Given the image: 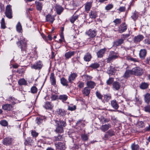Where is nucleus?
Returning a JSON list of instances; mask_svg holds the SVG:
<instances>
[{
	"label": "nucleus",
	"instance_id": "c85d7f7f",
	"mask_svg": "<svg viewBox=\"0 0 150 150\" xmlns=\"http://www.w3.org/2000/svg\"><path fill=\"white\" fill-rule=\"evenodd\" d=\"M92 6V2H88L86 3L85 5V9L86 11L87 12H88Z\"/></svg>",
	"mask_w": 150,
	"mask_h": 150
},
{
	"label": "nucleus",
	"instance_id": "f257e3e1",
	"mask_svg": "<svg viewBox=\"0 0 150 150\" xmlns=\"http://www.w3.org/2000/svg\"><path fill=\"white\" fill-rule=\"evenodd\" d=\"M54 121L57 126L55 131L57 133H62L64 131L63 128L66 125V122L62 120Z\"/></svg>",
	"mask_w": 150,
	"mask_h": 150
},
{
	"label": "nucleus",
	"instance_id": "4468645a",
	"mask_svg": "<svg viewBox=\"0 0 150 150\" xmlns=\"http://www.w3.org/2000/svg\"><path fill=\"white\" fill-rule=\"evenodd\" d=\"M103 99H102V102L105 103V102H108L112 98L111 95L110 94H105L103 96Z\"/></svg>",
	"mask_w": 150,
	"mask_h": 150
},
{
	"label": "nucleus",
	"instance_id": "5701e85b",
	"mask_svg": "<svg viewBox=\"0 0 150 150\" xmlns=\"http://www.w3.org/2000/svg\"><path fill=\"white\" fill-rule=\"evenodd\" d=\"M75 54L74 51H69L65 53V57L66 59L70 58L71 56H73Z\"/></svg>",
	"mask_w": 150,
	"mask_h": 150
},
{
	"label": "nucleus",
	"instance_id": "3c124183",
	"mask_svg": "<svg viewBox=\"0 0 150 150\" xmlns=\"http://www.w3.org/2000/svg\"><path fill=\"white\" fill-rule=\"evenodd\" d=\"M96 95L97 97L99 99L102 100V98L103 96L102 95L101 93L98 91H96Z\"/></svg>",
	"mask_w": 150,
	"mask_h": 150
},
{
	"label": "nucleus",
	"instance_id": "1a4fd4ad",
	"mask_svg": "<svg viewBox=\"0 0 150 150\" xmlns=\"http://www.w3.org/2000/svg\"><path fill=\"white\" fill-rule=\"evenodd\" d=\"M55 146L57 149L60 150H65L66 149L65 144L64 143H62L59 142L55 144Z\"/></svg>",
	"mask_w": 150,
	"mask_h": 150
},
{
	"label": "nucleus",
	"instance_id": "393cba45",
	"mask_svg": "<svg viewBox=\"0 0 150 150\" xmlns=\"http://www.w3.org/2000/svg\"><path fill=\"white\" fill-rule=\"evenodd\" d=\"M110 104L112 107L115 109H117L119 108L118 104L115 100H112Z\"/></svg>",
	"mask_w": 150,
	"mask_h": 150
},
{
	"label": "nucleus",
	"instance_id": "69168bd1",
	"mask_svg": "<svg viewBox=\"0 0 150 150\" xmlns=\"http://www.w3.org/2000/svg\"><path fill=\"white\" fill-rule=\"evenodd\" d=\"M62 138L61 135H59L57 137H55V140L56 141H59L62 140Z\"/></svg>",
	"mask_w": 150,
	"mask_h": 150
},
{
	"label": "nucleus",
	"instance_id": "13d9d810",
	"mask_svg": "<svg viewBox=\"0 0 150 150\" xmlns=\"http://www.w3.org/2000/svg\"><path fill=\"white\" fill-rule=\"evenodd\" d=\"M78 86L80 88H82L84 86V83L82 81H79L78 83Z\"/></svg>",
	"mask_w": 150,
	"mask_h": 150
},
{
	"label": "nucleus",
	"instance_id": "e2e57ef3",
	"mask_svg": "<svg viewBox=\"0 0 150 150\" xmlns=\"http://www.w3.org/2000/svg\"><path fill=\"white\" fill-rule=\"evenodd\" d=\"M76 109L75 105L69 106L68 107V110L71 111H73L75 110Z\"/></svg>",
	"mask_w": 150,
	"mask_h": 150
},
{
	"label": "nucleus",
	"instance_id": "6ab92c4d",
	"mask_svg": "<svg viewBox=\"0 0 150 150\" xmlns=\"http://www.w3.org/2000/svg\"><path fill=\"white\" fill-rule=\"evenodd\" d=\"M57 114L58 115L64 116L66 114V111L63 109L59 108L56 111Z\"/></svg>",
	"mask_w": 150,
	"mask_h": 150
},
{
	"label": "nucleus",
	"instance_id": "39448f33",
	"mask_svg": "<svg viewBox=\"0 0 150 150\" xmlns=\"http://www.w3.org/2000/svg\"><path fill=\"white\" fill-rule=\"evenodd\" d=\"M43 66V64L41 62L39 61L35 63L32 65L31 67L36 70H40L41 69Z\"/></svg>",
	"mask_w": 150,
	"mask_h": 150
},
{
	"label": "nucleus",
	"instance_id": "ddd939ff",
	"mask_svg": "<svg viewBox=\"0 0 150 150\" xmlns=\"http://www.w3.org/2000/svg\"><path fill=\"white\" fill-rule=\"evenodd\" d=\"M144 36L141 35H138L135 36L133 39V41L135 43H138L142 40L144 39Z\"/></svg>",
	"mask_w": 150,
	"mask_h": 150
},
{
	"label": "nucleus",
	"instance_id": "f03ea898",
	"mask_svg": "<svg viewBox=\"0 0 150 150\" xmlns=\"http://www.w3.org/2000/svg\"><path fill=\"white\" fill-rule=\"evenodd\" d=\"M18 47H20L22 52L25 51L27 47V40L23 36L21 37L20 40L16 42Z\"/></svg>",
	"mask_w": 150,
	"mask_h": 150
},
{
	"label": "nucleus",
	"instance_id": "58836bf2",
	"mask_svg": "<svg viewBox=\"0 0 150 150\" xmlns=\"http://www.w3.org/2000/svg\"><path fill=\"white\" fill-rule=\"evenodd\" d=\"M91 58V55L89 53L86 54L84 57V60L86 62L90 61Z\"/></svg>",
	"mask_w": 150,
	"mask_h": 150
},
{
	"label": "nucleus",
	"instance_id": "de8ad7c7",
	"mask_svg": "<svg viewBox=\"0 0 150 150\" xmlns=\"http://www.w3.org/2000/svg\"><path fill=\"white\" fill-rule=\"evenodd\" d=\"M1 28L3 29H4L6 28L5 23V20L4 18H2L1 22Z\"/></svg>",
	"mask_w": 150,
	"mask_h": 150
},
{
	"label": "nucleus",
	"instance_id": "b1692460",
	"mask_svg": "<svg viewBox=\"0 0 150 150\" xmlns=\"http://www.w3.org/2000/svg\"><path fill=\"white\" fill-rule=\"evenodd\" d=\"M53 107V105L51 103L49 102H46L43 105V107L46 109L51 110Z\"/></svg>",
	"mask_w": 150,
	"mask_h": 150
},
{
	"label": "nucleus",
	"instance_id": "dca6fc26",
	"mask_svg": "<svg viewBox=\"0 0 150 150\" xmlns=\"http://www.w3.org/2000/svg\"><path fill=\"white\" fill-rule=\"evenodd\" d=\"M50 80L51 85L55 86L56 85V80L54 74L53 73H52L50 74Z\"/></svg>",
	"mask_w": 150,
	"mask_h": 150
},
{
	"label": "nucleus",
	"instance_id": "cd10ccee",
	"mask_svg": "<svg viewBox=\"0 0 150 150\" xmlns=\"http://www.w3.org/2000/svg\"><path fill=\"white\" fill-rule=\"evenodd\" d=\"M124 42L123 39H120L115 41L113 43V46L115 47L119 46L122 44Z\"/></svg>",
	"mask_w": 150,
	"mask_h": 150
},
{
	"label": "nucleus",
	"instance_id": "338daca9",
	"mask_svg": "<svg viewBox=\"0 0 150 150\" xmlns=\"http://www.w3.org/2000/svg\"><path fill=\"white\" fill-rule=\"evenodd\" d=\"M31 134L33 137H36L38 135V133L34 131H32Z\"/></svg>",
	"mask_w": 150,
	"mask_h": 150
},
{
	"label": "nucleus",
	"instance_id": "4d7b16f0",
	"mask_svg": "<svg viewBox=\"0 0 150 150\" xmlns=\"http://www.w3.org/2000/svg\"><path fill=\"white\" fill-rule=\"evenodd\" d=\"M130 35L129 34L122 35L121 36V39H123L124 41L125 39L129 37Z\"/></svg>",
	"mask_w": 150,
	"mask_h": 150
},
{
	"label": "nucleus",
	"instance_id": "72a5a7b5",
	"mask_svg": "<svg viewBox=\"0 0 150 150\" xmlns=\"http://www.w3.org/2000/svg\"><path fill=\"white\" fill-rule=\"evenodd\" d=\"M99 119L100 121L102 124H105L106 123L110 121V119L108 118H105L103 117H99Z\"/></svg>",
	"mask_w": 150,
	"mask_h": 150
},
{
	"label": "nucleus",
	"instance_id": "473e14b6",
	"mask_svg": "<svg viewBox=\"0 0 150 150\" xmlns=\"http://www.w3.org/2000/svg\"><path fill=\"white\" fill-rule=\"evenodd\" d=\"M88 87L92 89L94 88L96 86V83L95 82L92 81H88L86 83Z\"/></svg>",
	"mask_w": 150,
	"mask_h": 150
},
{
	"label": "nucleus",
	"instance_id": "a211bd4d",
	"mask_svg": "<svg viewBox=\"0 0 150 150\" xmlns=\"http://www.w3.org/2000/svg\"><path fill=\"white\" fill-rule=\"evenodd\" d=\"M111 127V125L109 124H108L102 125L100 128L103 132H105Z\"/></svg>",
	"mask_w": 150,
	"mask_h": 150
},
{
	"label": "nucleus",
	"instance_id": "a18cd8bd",
	"mask_svg": "<svg viewBox=\"0 0 150 150\" xmlns=\"http://www.w3.org/2000/svg\"><path fill=\"white\" fill-rule=\"evenodd\" d=\"M18 83L20 85H26L27 84V82L24 79H21L19 80L18 81Z\"/></svg>",
	"mask_w": 150,
	"mask_h": 150
},
{
	"label": "nucleus",
	"instance_id": "a19ab883",
	"mask_svg": "<svg viewBox=\"0 0 150 150\" xmlns=\"http://www.w3.org/2000/svg\"><path fill=\"white\" fill-rule=\"evenodd\" d=\"M131 148L132 150H139V146L138 145L136 144L135 143H134L132 144Z\"/></svg>",
	"mask_w": 150,
	"mask_h": 150
},
{
	"label": "nucleus",
	"instance_id": "2f4dec72",
	"mask_svg": "<svg viewBox=\"0 0 150 150\" xmlns=\"http://www.w3.org/2000/svg\"><path fill=\"white\" fill-rule=\"evenodd\" d=\"M133 74L132 69L131 70H127L123 75V77L127 78L129 77L131 75Z\"/></svg>",
	"mask_w": 150,
	"mask_h": 150
},
{
	"label": "nucleus",
	"instance_id": "774afa93",
	"mask_svg": "<svg viewBox=\"0 0 150 150\" xmlns=\"http://www.w3.org/2000/svg\"><path fill=\"white\" fill-rule=\"evenodd\" d=\"M85 79L87 80H88L91 79L92 77L88 75H85L83 76Z\"/></svg>",
	"mask_w": 150,
	"mask_h": 150
},
{
	"label": "nucleus",
	"instance_id": "f3484780",
	"mask_svg": "<svg viewBox=\"0 0 150 150\" xmlns=\"http://www.w3.org/2000/svg\"><path fill=\"white\" fill-rule=\"evenodd\" d=\"M112 88L115 90H118L120 88L121 85L120 83L115 81L114 82L112 83Z\"/></svg>",
	"mask_w": 150,
	"mask_h": 150
},
{
	"label": "nucleus",
	"instance_id": "0e129e2a",
	"mask_svg": "<svg viewBox=\"0 0 150 150\" xmlns=\"http://www.w3.org/2000/svg\"><path fill=\"white\" fill-rule=\"evenodd\" d=\"M144 110L145 112L150 113V105L145 107Z\"/></svg>",
	"mask_w": 150,
	"mask_h": 150
},
{
	"label": "nucleus",
	"instance_id": "c9c22d12",
	"mask_svg": "<svg viewBox=\"0 0 150 150\" xmlns=\"http://www.w3.org/2000/svg\"><path fill=\"white\" fill-rule=\"evenodd\" d=\"M59 99L64 102L68 99V96L66 95H60L59 97Z\"/></svg>",
	"mask_w": 150,
	"mask_h": 150
},
{
	"label": "nucleus",
	"instance_id": "6e6d98bb",
	"mask_svg": "<svg viewBox=\"0 0 150 150\" xmlns=\"http://www.w3.org/2000/svg\"><path fill=\"white\" fill-rule=\"evenodd\" d=\"M113 7V5L112 4H109L107 5L105 7L106 10H109Z\"/></svg>",
	"mask_w": 150,
	"mask_h": 150
},
{
	"label": "nucleus",
	"instance_id": "9b49d317",
	"mask_svg": "<svg viewBox=\"0 0 150 150\" xmlns=\"http://www.w3.org/2000/svg\"><path fill=\"white\" fill-rule=\"evenodd\" d=\"M13 141V139L12 138L8 137H6L3 139V142L4 145L6 146L9 145L11 144Z\"/></svg>",
	"mask_w": 150,
	"mask_h": 150
},
{
	"label": "nucleus",
	"instance_id": "2eb2a0df",
	"mask_svg": "<svg viewBox=\"0 0 150 150\" xmlns=\"http://www.w3.org/2000/svg\"><path fill=\"white\" fill-rule=\"evenodd\" d=\"M147 54V51L146 49H143L140 50L139 52V56L142 59H145Z\"/></svg>",
	"mask_w": 150,
	"mask_h": 150
},
{
	"label": "nucleus",
	"instance_id": "4c0bfd02",
	"mask_svg": "<svg viewBox=\"0 0 150 150\" xmlns=\"http://www.w3.org/2000/svg\"><path fill=\"white\" fill-rule=\"evenodd\" d=\"M17 31L19 33H21L22 31V26L20 22L18 23L16 26Z\"/></svg>",
	"mask_w": 150,
	"mask_h": 150
},
{
	"label": "nucleus",
	"instance_id": "8fccbe9b",
	"mask_svg": "<svg viewBox=\"0 0 150 150\" xmlns=\"http://www.w3.org/2000/svg\"><path fill=\"white\" fill-rule=\"evenodd\" d=\"M100 65L97 63H95L93 64H91L90 67L94 69H96L99 67Z\"/></svg>",
	"mask_w": 150,
	"mask_h": 150
},
{
	"label": "nucleus",
	"instance_id": "a878e982",
	"mask_svg": "<svg viewBox=\"0 0 150 150\" xmlns=\"http://www.w3.org/2000/svg\"><path fill=\"white\" fill-rule=\"evenodd\" d=\"M90 89L88 87H85L83 90L82 92L84 96H88L90 93Z\"/></svg>",
	"mask_w": 150,
	"mask_h": 150
},
{
	"label": "nucleus",
	"instance_id": "aec40b11",
	"mask_svg": "<svg viewBox=\"0 0 150 150\" xmlns=\"http://www.w3.org/2000/svg\"><path fill=\"white\" fill-rule=\"evenodd\" d=\"M106 51L105 48L100 50L97 53V55L98 58H101L103 57L105 52Z\"/></svg>",
	"mask_w": 150,
	"mask_h": 150
},
{
	"label": "nucleus",
	"instance_id": "680f3d73",
	"mask_svg": "<svg viewBox=\"0 0 150 150\" xmlns=\"http://www.w3.org/2000/svg\"><path fill=\"white\" fill-rule=\"evenodd\" d=\"M108 73L110 75H113L115 73V70L114 69L111 68L108 71Z\"/></svg>",
	"mask_w": 150,
	"mask_h": 150
},
{
	"label": "nucleus",
	"instance_id": "09e8293b",
	"mask_svg": "<svg viewBox=\"0 0 150 150\" xmlns=\"http://www.w3.org/2000/svg\"><path fill=\"white\" fill-rule=\"evenodd\" d=\"M0 124L2 126L6 127L8 125L7 122L5 120H2L0 122Z\"/></svg>",
	"mask_w": 150,
	"mask_h": 150
},
{
	"label": "nucleus",
	"instance_id": "0eeeda50",
	"mask_svg": "<svg viewBox=\"0 0 150 150\" xmlns=\"http://www.w3.org/2000/svg\"><path fill=\"white\" fill-rule=\"evenodd\" d=\"M78 74L76 73H71V74L69 76L68 80L69 82L72 83L73 81H74L76 78Z\"/></svg>",
	"mask_w": 150,
	"mask_h": 150
},
{
	"label": "nucleus",
	"instance_id": "423d86ee",
	"mask_svg": "<svg viewBox=\"0 0 150 150\" xmlns=\"http://www.w3.org/2000/svg\"><path fill=\"white\" fill-rule=\"evenodd\" d=\"M86 34L90 38H93L96 36L97 32L94 30L90 29L86 32Z\"/></svg>",
	"mask_w": 150,
	"mask_h": 150
},
{
	"label": "nucleus",
	"instance_id": "f704fd0d",
	"mask_svg": "<svg viewBox=\"0 0 150 150\" xmlns=\"http://www.w3.org/2000/svg\"><path fill=\"white\" fill-rule=\"evenodd\" d=\"M139 16V13L136 11H135L132 13V16L131 18L134 21H135L138 17Z\"/></svg>",
	"mask_w": 150,
	"mask_h": 150
},
{
	"label": "nucleus",
	"instance_id": "37998d69",
	"mask_svg": "<svg viewBox=\"0 0 150 150\" xmlns=\"http://www.w3.org/2000/svg\"><path fill=\"white\" fill-rule=\"evenodd\" d=\"M148 84L145 82L142 83L140 86V87L141 88L144 89L147 88L148 86Z\"/></svg>",
	"mask_w": 150,
	"mask_h": 150
},
{
	"label": "nucleus",
	"instance_id": "c03bdc74",
	"mask_svg": "<svg viewBox=\"0 0 150 150\" xmlns=\"http://www.w3.org/2000/svg\"><path fill=\"white\" fill-rule=\"evenodd\" d=\"M43 118L42 117H37L36 120V122L38 125L42 123L43 122Z\"/></svg>",
	"mask_w": 150,
	"mask_h": 150
},
{
	"label": "nucleus",
	"instance_id": "ea45409f",
	"mask_svg": "<svg viewBox=\"0 0 150 150\" xmlns=\"http://www.w3.org/2000/svg\"><path fill=\"white\" fill-rule=\"evenodd\" d=\"M144 100L145 102L148 104L150 102V94L147 93L144 97Z\"/></svg>",
	"mask_w": 150,
	"mask_h": 150
},
{
	"label": "nucleus",
	"instance_id": "bb28decb",
	"mask_svg": "<svg viewBox=\"0 0 150 150\" xmlns=\"http://www.w3.org/2000/svg\"><path fill=\"white\" fill-rule=\"evenodd\" d=\"M36 5V8L38 11H40L42 10V4L41 2L38 1H36L35 2Z\"/></svg>",
	"mask_w": 150,
	"mask_h": 150
},
{
	"label": "nucleus",
	"instance_id": "603ef678",
	"mask_svg": "<svg viewBox=\"0 0 150 150\" xmlns=\"http://www.w3.org/2000/svg\"><path fill=\"white\" fill-rule=\"evenodd\" d=\"M126 9V8L125 6H121L117 10L119 12H124Z\"/></svg>",
	"mask_w": 150,
	"mask_h": 150
},
{
	"label": "nucleus",
	"instance_id": "5fc2aeb1",
	"mask_svg": "<svg viewBox=\"0 0 150 150\" xmlns=\"http://www.w3.org/2000/svg\"><path fill=\"white\" fill-rule=\"evenodd\" d=\"M113 78H110L107 81L106 83L107 84L110 85L111 84L113 81Z\"/></svg>",
	"mask_w": 150,
	"mask_h": 150
},
{
	"label": "nucleus",
	"instance_id": "bf43d9fd",
	"mask_svg": "<svg viewBox=\"0 0 150 150\" xmlns=\"http://www.w3.org/2000/svg\"><path fill=\"white\" fill-rule=\"evenodd\" d=\"M113 22L115 23V25L120 24L121 22L120 19H116L113 21Z\"/></svg>",
	"mask_w": 150,
	"mask_h": 150
},
{
	"label": "nucleus",
	"instance_id": "9d476101",
	"mask_svg": "<svg viewBox=\"0 0 150 150\" xmlns=\"http://www.w3.org/2000/svg\"><path fill=\"white\" fill-rule=\"evenodd\" d=\"M114 135V132L112 129H110L105 134L104 139L107 140Z\"/></svg>",
	"mask_w": 150,
	"mask_h": 150
},
{
	"label": "nucleus",
	"instance_id": "e433bc0d",
	"mask_svg": "<svg viewBox=\"0 0 150 150\" xmlns=\"http://www.w3.org/2000/svg\"><path fill=\"white\" fill-rule=\"evenodd\" d=\"M12 108V106L10 104H6L2 106L3 109L5 110H10Z\"/></svg>",
	"mask_w": 150,
	"mask_h": 150
},
{
	"label": "nucleus",
	"instance_id": "49530a36",
	"mask_svg": "<svg viewBox=\"0 0 150 150\" xmlns=\"http://www.w3.org/2000/svg\"><path fill=\"white\" fill-rule=\"evenodd\" d=\"M78 17V15H74L70 19V21L71 23H74L75 21L77 19Z\"/></svg>",
	"mask_w": 150,
	"mask_h": 150
},
{
	"label": "nucleus",
	"instance_id": "4be33fe9",
	"mask_svg": "<svg viewBox=\"0 0 150 150\" xmlns=\"http://www.w3.org/2000/svg\"><path fill=\"white\" fill-rule=\"evenodd\" d=\"M55 9L57 13L60 15L63 10V8L60 6L56 5L55 7Z\"/></svg>",
	"mask_w": 150,
	"mask_h": 150
},
{
	"label": "nucleus",
	"instance_id": "7ed1b4c3",
	"mask_svg": "<svg viewBox=\"0 0 150 150\" xmlns=\"http://www.w3.org/2000/svg\"><path fill=\"white\" fill-rule=\"evenodd\" d=\"M132 74L137 76L142 75L143 72V69L139 67H136L132 69Z\"/></svg>",
	"mask_w": 150,
	"mask_h": 150
},
{
	"label": "nucleus",
	"instance_id": "c756f323",
	"mask_svg": "<svg viewBox=\"0 0 150 150\" xmlns=\"http://www.w3.org/2000/svg\"><path fill=\"white\" fill-rule=\"evenodd\" d=\"M60 82L63 86L67 87L68 86V82L67 80L64 77L60 79Z\"/></svg>",
	"mask_w": 150,
	"mask_h": 150
},
{
	"label": "nucleus",
	"instance_id": "412c9836",
	"mask_svg": "<svg viewBox=\"0 0 150 150\" xmlns=\"http://www.w3.org/2000/svg\"><path fill=\"white\" fill-rule=\"evenodd\" d=\"M54 17L53 16L48 14L46 16V20L47 21L52 23L54 20Z\"/></svg>",
	"mask_w": 150,
	"mask_h": 150
},
{
	"label": "nucleus",
	"instance_id": "6e6552de",
	"mask_svg": "<svg viewBox=\"0 0 150 150\" xmlns=\"http://www.w3.org/2000/svg\"><path fill=\"white\" fill-rule=\"evenodd\" d=\"M118 55L114 53H112L110 54L107 59V62L109 63L113 60L116 59L118 57Z\"/></svg>",
	"mask_w": 150,
	"mask_h": 150
},
{
	"label": "nucleus",
	"instance_id": "864d4df0",
	"mask_svg": "<svg viewBox=\"0 0 150 150\" xmlns=\"http://www.w3.org/2000/svg\"><path fill=\"white\" fill-rule=\"evenodd\" d=\"M37 90V88L35 86L32 87L31 88V91L32 93H36Z\"/></svg>",
	"mask_w": 150,
	"mask_h": 150
},
{
	"label": "nucleus",
	"instance_id": "052dcab7",
	"mask_svg": "<svg viewBox=\"0 0 150 150\" xmlns=\"http://www.w3.org/2000/svg\"><path fill=\"white\" fill-rule=\"evenodd\" d=\"M81 137L82 140L84 141H86L88 139V136L86 134H82Z\"/></svg>",
	"mask_w": 150,
	"mask_h": 150
},
{
	"label": "nucleus",
	"instance_id": "79ce46f5",
	"mask_svg": "<svg viewBox=\"0 0 150 150\" xmlns=\"http://www.w3.org/2000/svg\"><path fill=\"white\" fill-rule=\"evenodd\" d=\"M76 125H77L80 126L81 127H84L85 125L84 123V121H83L82 120H79L76 123Z\"/></svg>",
	"mask_w": 150,
	"mask_h": 150
},
{
	"label": "nucleus",
	"instance_id": "7c9ffc66",
	"mask_svg": "<svg viewBox=\"0 0 150 150\" xmlns=\"http://www.w3.org/2000/svg\"><path fill=\"white\" fill-rule=\"evenodd\" d=\"M90 17L91 18H95L97 17V12L96 11H91L89 13Z\"/></svg>",
	"mask_w": 150,
	"mask_h": 150
},
{
	"label": "nucleus",
	"instance_id": "20e7f679",
	"mask_svg": "<svg viewBox=\"0 0 150 150\" xmlns=\"http://www.w3.org/2000/svg\"><path fill=\"white\" fill-rule=\"evenodd\" d=\"M5 14L6 16L9 19H11L12 18V13L11 7V5H7L6 8Z\"/></svg>",
	"mask_w": 150,
	"mask_h": 150
},
{
	"label": "nucleus",
	"instance_id": "f8f14e48",
	"mask_svg": "<svg viewBox=\"0 0 150 150\" xmlns=\"http://www.w3.org/2000/svg\"><path fill=\"white\" fill-rule=\"evenodd\" d=\"M127 29V25L125 23H122L118 28V31L120 33H122L125 31Z\"/></svg>",
	"mask_w": 150,
	"mask_h": 150
}]
</instances>
